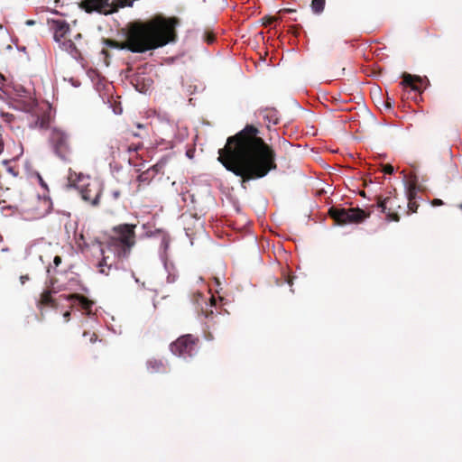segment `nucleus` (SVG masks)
<instances>
[{
	"label": "nucleus",
	"instance_id": "7ed1b4c3",
	"mask_svg": "<svg viewBox=\"0 0 462 462\" xmlns=\"http://www.w3.org/2000/svg\"><path fill=\"white\" fill-rule=\"evenodd\" d=\"M136 225L119 224L113 226L106 239L107 247L118 258H126L136 245Z\"/></svg>",
	"mask_w": 462,
	"mask_h": 462
},
{
	"label": "nucleus",
	"instance_id": "2eb2a0df",
	"mask_svg": "<svg viewBox=\"0 0 462 462\" xmlns=\"http://www.w3.org/2000/svg\"><path fill=\"white\" fill-rule=\"evenodd\" d=\"M39 307H56V302L51 296V291H44L40 297L38 301Z\"/></svg>",
	"mask_w": 462,
	"mask_h": 462
},
{
	"label": "nucleus",
	"instance_id": "09e8293b",
	"mask_svg": "<svg viewBox=\"0 0 462 462\" xmlns=\"http://www.w3.org/2000/svg\"><path fill=\"white\" fill-rule=\"evenodd\" d=\"M292 21H297L298 19L296 17L291 18Z\"/></svg>",
	"mask_w": 462,
	"mask_h": 462
},
{
	"label": "nucleus",
	"instance_id": "58836bf2",
	"mask_svg": "<svg viewBox=\"0 0 462 462\" xmlns=\"http://www.w3.org/2000/svg\"><path fill=\"white\" fill-rule=\"evenodd\" d=\"M5 77L0 74V88L4 86Z\"/></svg>",
	"mask_w": 462,
	"mask_h": 462
},
{
	"label": "nucleus",
	"instance_id": "bb28decb",
	"mask_svg": "<svg viewBox=\"0 0 462 462\" xmlns=\"http://www.w3.org/2000/svg\"><path fill=\"white\" fill-rule=\"evenodd\" d=\"M419 204L416 202V200L410 199V201H408L409 212L415 213L417 212Z\"/></svg>",
	"mask_w": 462,
	"mask_h": 462
},
{
	"label": "nucleus",
	"instance_id": "a211bd4d",
	"mask_svg": "<svg viewBox=\"0 0 462 462\" xmlns=\"http://www.w3.org/2000/svg\"><path fill=\"white\" fill-rule=\"evenodd\" d=\"M153 178L154 173H152V170H146L138 175L137 180L140 184L149 183Z\"/></svg>",
	"mask_w": 462,
	"mask_h": 462
},
{
	"label": "nucleus",
	"instance_id": "a878e982",
	"mask_svg": "<svg viewBox=\"0 0 462 462\" xmlns=\"http://www.w3.org/2000/svg\"><path fill=\"white\" fill-rule=\"evenodd\" d=\"M62 263V259L60 255H56L54 258H53V266L52 265H50L48 268H47V273H51V269L52 268H57L60 263Z\"/></svg>",
	"mask_w": 462,
	"mask_h": 462
},
{
	"label": "nucleus",
	"instance_id": "2f4dec72",
	"mask_svg": "<svg viewBox=\"0 0 462 462\" xmlns=\"http://www.w3.org/2000/svg\"><path fill=\"white\" fill-rule=\"evenodd\" d=\"M295 12L296 10L291 8H284L280 11L281 14H293Z\"/></svg>",
	"mask_w": 462,
	"mask_h": 462
},
{
	"label": "nucleus",
	"instance_id": "72a5a7b5",
	"mask_svg": "<svg viewBox=\"0 0 462 462\" xmlns=\"http://www.w3.org/2000/svg\"><path fill=\"white\" fill-rule=\"evenodd\" d=\"M30 280V277L28 274H25V275H21L20 276V281H21V283L22 284H24L25 282L29 281Z\"/></svg>",
	"mask_w": 462,
	"mask_h": 462
},
{
	"label": "nucleus",
	"instance_id": "f3484780",
	"mask_svg": "<svg viewBox=\"0 0 462 462\" xmlns=\"http://www.w3.org/2000/svg\"><path fill=\"white\" fill-rule=\"evenodd\" d=\"M326 0H311L310 7L315 14H320L325 9Z\"/></svg>",
	"mask_w": 462,
	"mask_h": 462
},
{
	"label": "nucleus",
	"instance_id": "b1692460",
	"mask_svg": "<svg viewBox=\"0 0 462 462\" xmlns=\"http://www.w3.org/2000/svg\"><path fill=\"white\" fill-rule=\"evenodd\" d=\"M416 194H417L416 185L414 183L410 184L408 190H407L408 201H410V199L415 200Z\"/></svg>",
	"mask_w": 462,
	"mask_h": 462
},
{
	"label": "nucleus",
	"instance_id": "dca6fc26",
	"mask_svg": "<svg viewBox=\"0 0 462 462\" xmlns=\"http://www.w3.org/2000/svg\"><path fill=\"white\" fill-rule=\"evenodd\" d=\"M147 368L151 373H159L165 370L163 363L157 359L149 360L147 362Z\"/></svg>",
	"mask_w": 462,
	"mask_h": 462
},
{
	"label": "nucleus",
	"instance_id": "4c0bfd02",
	"mask_svg": "<svg viewBox=\"0 0 462 462\" xmlns=\"http://www.w3.org/2000/svg\"><path fill=\"white\" fill-rule=\"evenodd\" d=\"M63 317L68 321L70 318V311L64 312Z\"/></svg>",
	"mask_w": 462,
	"mask_h": 462
},
{
	"label": "nucleus",
	"instance_id": "79ce46f5",
	"mask_svg": "<svg viewBox=\"0 0 462 462\" xmlns=\"http://www.w3.org/2000/svg\"><path fill=\"white\" fill-rule=\"evenodd\" d=\"M274 20L275 18H269L267 23L271 24Z\"/></svg>",
	"mask_w": 462,
	"mask_h": 462
},
{
	"label": "nucleus",
	"instance_id": "c03bdc74",
	"mask_svg": "<svg viewBox=\"0 0 462 462\" xmlns=\"http://www.w3.org/2000/svg\"><path fill=\"white\" fill-rule=\"evenodd\" d=\"M27 23V24H29V25H31V24H33V23H34V22H33V21L29 20V21H27V23Z\"/></svg>",
	"mask_w": 462,
	"mask_h": 462
},
{
	"label": "nucleus",
	"instance_id": "c756f323",
	"mask_svg": "<svg viewBox=\"0 0 462 462\" xmlns=\"http://www.w3.org/2000/svg\"><path fill=\"white\" fill-rule=\"evenodd\" d=\"M300 29V25H292V26H291L290 32H291L293 34L297 35Z\"/></svg>",
	"mask_w": 462,
	"mask_h": 462
},
{
	"label": "nucleus",
	"instance_id": "ea45409f",
	"mask_svg": "<svg viewBox=\"0 0 462 462\" xmlns=\"http://www.w3.org/2000/svg\"><path fill=\"white\" fill-rule=\"evenodd\" d=\"M292 277L289 276L287 278V283L290 285V286H292L293 282H292Z\"/></svg>",
	"mask_w": 462,
	"mask_h": 462
},
{
	"label": "nucleus",
	"instance_id": "37998d69",
	"mask_svg": "<svg viewBox=\"0 0 462 462\" xmlns=\"http://www.w3.org/2000/svg\"><path fill=\"white\" fill-rule=\"evenodd\" d=\"M102 53H103V54H105L106 56H107V55H108V51H107L106 50H103V51H102Z\"/></svg>",
	"mask_w": 462,
	"mask_h": 462
},
{
	"label": "nucleus",
	"instance_id": "9d476101",
	"mask_svg": "<svg viewBox=\"0 0 462 462\" xmlns=\"http://www.w3.org/2000/svg\"><path fill=\"white\" fill-rule=\"evenodd\" d=\"M48 23L54 31L53 38L57 42H60L65 39L70 31L69 24L60 19H49Z\"/></svg>",
	"mask_w": 462,
	"mask_h": 462
},
{
	"label": "nucleus",
	"instance_id": "6e6552de",
	"mask_svg": "<svg viewBox=\"0 0 462 462\" xmlns=\"http://www.w3.org/2000/svg\"><path fill=\"white\" fill-rule=\"evenodd\" d=\"M397 198L394 197H377V207L381 208L382 213L385 214V218L387 221H400V215L397 212V209L401 208L396 201Z\"/></svg>",
	"mask_w": 462,
	"mask_h": 462
},
{
	"label": "nucleus",
	"instance_id": "6ab92c4d",
	"mask_svg": "<svg viewBox=\"0 0 462 462\" xmlns=\"http://www.w3.org/2000/svg\"><path fill=\"white\" fill-rule=\"evenodd\" d=\"M99 273L108 275L112 269V264L107 263V257L103 256V259L98 263Z\"/></svg>",
	"mask_w": 462,
	"mask_h": 462
},
{
	"label": "nucleus",
	"instance_id": "1a4fd4ad",
	"mask_svg": "<svg viewBox=\"0 0 462 462\" xmlns=\"http://www.w3.org/2000/svg\"><path fill=\"white\" fill-rule=\"evenodd\" d=\"M112 5L111 0H81L79 7L87 14L97 12L102 14H109L114 13Z\"/></svg>",
	"mask_w": 462,
	"mask_h": 462
},
{
	"label": "nucleus",
	"instance_id": "20e7f679",
	"mask_svg": "<svg viewBox=\"0 0 462 462\" xmlns=\"http://www.w3.org/2000/svg\"><path fill=\"white\" fill-rule=\"evenodd\" d=\"M48 143L51 152L60 160L70 162L73 154L71 135L65 129L51 127L48 136Z\"/></svg>",
	"mask_w": 462,
	"mask_h": 462
},
{
	"label": "nucleus",
	"instance_id": "f03ea898",
	"mask_svg": "<svg viewBox=\"0 0 462 462\" xmlns=\"http://www.w3.org/2000/svg\"><path fill=\"white\" fill-rule=\"evenodd\" d=\"M180 23L178 17L158 14L144 23H134L125 42L105 39L104 43L110 48L127 49L132 52L143 53L174 42L177 40L176 27Z\"/></svg>",
	"mask_w": 462,
	"mask_h": 462
},
{
	"label": "nucleus",
	"instance_id": "9b49d317",
	"mask_svg": "<svg viewBox=\"0 0 462 462\" xmlns=\"http://www.w3.org/2000/svg\"><path fill=\"white\" fill-rule=\"evenodd\" d=\"M402 81L401 82V85L404 88H410L411 90L420 93L423 88H426V86H424L425 80L419 76H414L405 72L402 74Z\"/></svg>",
	"mask_w": 462,
	"mask_h": 462
},
{
	"label": "nucleus",
	"instance_id": "a19ab883",
	"mask_svg": "<svg viewBox=\"0 0 462 462\" xmlns=\"http://www.w3.org/2000/svg\"><path fill=\"white\" fill-rule=\"evenodd\" d=\"M96 340H97V335L96 334H92L90 341L95 342Z\"/></svg>",
	"mask_w": 462,
	"mask_h": 462
},
{
	"label": "nucleus",
	"instance_id": "ddd939ff",
	"mask_svg": "<svg viewBox=\"0 0 462 462\" xmlns=\"http://www.w3.org/2000/svg\"><path fill=\"white\" fill-rule=\"evenodd\" d=\"M32 203L33 206L32 208V210L33 211L32 212L33 217L41 218V217H44L49 212L50 204L47 200H45V199L42 200L40 199H35L32 201Z\"/></svg>",
	"mask_w": 462,
	"mask_h": 462
},
{
	"label": "nucleus",
	"instance_id": "4468645a",
	"mask_svg": "<svg viewBox=\"0 0 462 462\" xmlns=\"http://www.w3.org/2000/svg\"><path fill=\"white\" fill-rule=\"evenodd\" d=\"M67 300L69 301H78L82 310L88 311V313L91 311V309L94 305V302L92 300L78 293L68 295Z\"/></svg>",
	"mask_w": 462,
	"mask_h": 462
},
{
	"label": "nucleus",
	"instance_id": "393cba45",
	"mask_svg": "<svg viewBox=\"0 0 462 462\" xmlns=\"http://www.w3.org/2000/svg\"><path fill=\"white\" fill-rule=\"evenodd\" d=\"M216 40L215 33L212 32H205L204 33V41L208 43L212 44Z\"/></svg>",
	"mask_w": 462,
	"mask_h": 462
},
{
	"label": "nucleus",
	"instance_id": "c9c22d12",
	"mask_svg": "<svg viewBox=\"0 0 462 462\" xmlns=\"http://www.w3.org/2000/svg\"><path fill=\"white\" fill-rule=\"evenodd\" d=\"M120 195H121V192H120L119 190H114V191L112 192V196H113V198H114L115 199H119Z\"/></svg>",
	"mask_w": 462,
	"mask_h": 462
},
{
	"label": "nucleus",
	"instance_id": "412c9836",
	"mask_svg": "<svg viewBox=\"0 0 462 462\" xmlns=\"http://www.w3.org/2000/svg\"><path fill=\"white\" fill-rule=\"evenodd\" d=\"M60 43L62 49L69 53H73L77 51L76 45L71 40L65 38Z\"/></svg>",
	"mask_w": 462,
	"mask_h": 462
},
{
	"label": "nucleus",
	"instance_id": "473e14b6",
	"mask_svg": "<svg viewBox=\"0 0 462 462\" xmlns=\"http://www.w3.org/2000/svg\"><path fill=\"white\" fill-rule=\"evenodd\" d=\"M5 148V142L2 136V134L0 133V155L3 153Z\"/></svg>",
	"mask_w": 462,
	"mask_h": 462
},
{
	"label": "nucleus",
	"instance_id": "4be33fe9",
	"mask_svg": "<svg viewBox=\"0 0 462 462\" xmlns=\"http://www.w3.org/2000/svg\"><path fill=\"white\" fill-rule=\"evenodd\" d=\"M11 160H4L3 164L5 166V169L8 173H10L14 177H17L19 175V169L16 166H11L10 165Z\"/></svg>",
	"mask_w": 462,
	"mask_h": 462
},
{
	"label": "nucleus",
	"instance_id": "423d86ee",
	"mask_svg": "<svg viewBox=\"0 0 462 462\" xmlns=\"http://www.w3.org/2000/svg\"><path fill=\"white\" fill-rule=\"evenodd\" d=\"M199 342V337L187 334L180 336L172 342L170 345V348L175 356L186 358L192 356L196 353Z\"/></svg>",
	"mask_w": 462,
	"mask_h": 462
},
{
	"label": "nucleus",
	"instance_id": "39448f33",
	"mask_svg": "<svg viewBox=\"0 0 462 462\" xmlns=\"http://www.w3.org/2000/svg\"><path fill=\"white\" fill-rule=\"evenodd\" d=\"M329 217L338 225L358 224L370 217L371 211L359 208H343L331 207L328 209Z\"/></svg>",
	"mask_w": 462,
	"mask_h": 462
},
{
	"label": "nucleus",
	"instance_id": "0eeeda50",
	"mask_svg": "<svg viewBox=\"0 0 462 462\" xmlns=\"http://www.w3.org/2000/svg\"><path fill=\"white\" fill-rule=\"evenodd\" d=\"M79 189L81 198L92 206L99 205L102 189L100 184L96 180H89L77 187Z\"/></svg>",
	"mask_w": 462,
	"mask_h": 462
},
{
	"label": "nucleus",
	"instance_id": "cd10ccee",
	"mask_svg": "<svg viewBox=\"0 0 462 462\" xmlns=\"http://www.w3.org/2000/svg\"><path fill=\"white\" fill-rule=\"evenodd\" d=\"M383 171L385 174H393L394 171L393 166L391 164H385L383 167Z\"/></svg>",
	"mask_w": 462,
	"mask_h": 462
},
{
	"label": "nucleus",
	"instance_id": "aec40b11",
	"mask_svg": "<svg viewBox=\"0 0 462 462\" xmlns=\"http://www.w3.org/2000/svg\"><path fill=\"white\" fill-rule=\"evenodd\" d=\"M134 1V0H117L115 2L114 0H111V2H113L112 8L114 12H116L119 8L132 6Z\"/></svg>",
	"mask_w": 462,
	"mask_h": 462
},
{
	"label": "nucleus",
	"instance_id": "49530a36",
	"mask_svg": "<svg viewBox=\"0 0 462 462\" xmlns=\"http://www.w3.org/2000/svg\"><path fill=\"white\" fill-rule=\"evenodd\" d=\"M81 37V34L80 33H78L77 36H76V39L77 38H80Z\"/></svg>",
	"mask_w": 462,
	"mask_h": 462
},
{
	"label": "nucleus",
	"instance_id": "f8f14e48",
	"mask_svg": "<svg viewBox=\"0 0 462 462\" xmlns=\"http://www.w3.org/2000/svg\"><path fill=\"white\" fill-rule=\"evenodd\" d=\"M34 126L40 129H47L50 127L51 121V106H46L45 109L37 110L35 112Z\"/></svg>",
	"mask_w": 462,
	"mask_h": 462
},
{
	"label": "nucleus",
	"instance_id": "7c9ffc66",
	"mask_svg": "<svg viewBox=\"0 0 462 462\" xmlns=\"http://www.w3.org/2000/svg\"><path fill=\"white\" fill-rule=\"evenodd\" d=\"M444 203L441 199H434L432 201H431V205L434 206V207H437V206H442Z\"/></svg>",
	"mask_w": 462,
	"mask_h": 462
},
{
	"label": "nucleus",
	"instance_id": "f704fd0d",
	"mask_svg": "<svg viewBox=\"0 0 462 462\" xmlns=\"http://www.w3.org/2000/svg\"><path fill=\"white\" fill-rule=\"evenodd\" d=\"M3 116L5 117V120L7 122H11L14 119V116L11 115V114H8V113L7 114H3Z\"/></svg>",
	"mask_w": 462,
	"mask_h": 462
},
{
	"label": "nucleus",
	"instance_id": "5701e85b",
	"mask_svg": "<svg viewBox=\"0 0 462 462\" xmlns=\"http://www.w3.org/2000/svg\"><path fill=\"white\" fill-rule=\"evenodd\" d=\"M116 144H117L116 142ZM140 147H141L140 144H138V145H135V144H132V145L122 144L120 146L116 145V149L118 150V152L124 151V152H136Z\"/></svg>",
	"mask_w": 462,
	"mask_h": 462
},
{
	"label": "nucleus",
	"instance_id": "de8ad7c7",
	"mask_svg": "<svg viewBox=\"0 0 462 462\" xmlns=\"http://www.w3.org/2000/svg\"><path fill=\"white\" fill-rule=\"evenodd\" d=\"M360 195H361V196H365V191H361V192H360Z\"/></svg>",
	"mask_w": 462,
	"mask_h": 462
},
{
	"label": "nucleus",
	"instance_id": "f257e3e1",
	"mask_svg": "<svg viewBox=\"0 0 462 462\" xmlns=\"http://www.w3.org/2000/svg\"><path fill=\"white\" fill-rule=\"evenodd\" d=\"M260 131L252 125L229 136L218 151V162L242 182L265 177L277 169L273 148L259 136Z\"/></svg>",
	"mask_w": 462,
	"mask_h": 462
},
{
	"label": "nucleus",
	"instance_id": "e433bc0d",
	"mask_svg": "<svg viewBox=\"0 0 462 462\" xmlns=\"http://www.w3.org/2000/svg\"><path fill=\"white\" fill-rule=\"evenodd\" d=\"M22 154H23V147H22V145H21V144H19V146H18V152H17V153H16V155L14 157V158H17V157H19V156H21Z\"/></svg>",
	"mask_w": 462,
	"mask_h": 462
},
{
	"label": "nucleus",
	"instance_id": "a18cd8bd",
	"mask_svg": "<svg viewBox=\"0 0 462 462\" xmlns=\"http://www.w3.org/2000/svg\"><path fill=\"white\" fill-rule=\"evenodd\" d=\"M457 207L462 211V203H460Z\"/></svg>",
	"mask_w": 462,
	"mask_h": 462
},
{
	"label": "nucleus",
	"instance_id": "c85d7f7f",
	"mask_svg": "<svg viewBox=\"0 0 462 462\" xmlns=\"http://www.w3.org/2000/svg\"><path fill=\"white\" fill-rule=\"evenodd\" d=\"M162 166L159 164H155L148 170H152V173H154V176L160 171Z\"/></svg>",
	"mask_w": 462,
	"mask_h": 462
}]
</instances>
